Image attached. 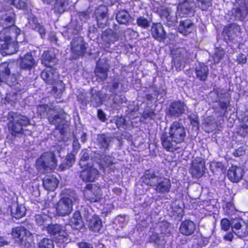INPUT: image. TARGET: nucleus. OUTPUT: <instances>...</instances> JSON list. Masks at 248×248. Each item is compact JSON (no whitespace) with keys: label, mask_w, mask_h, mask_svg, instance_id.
Returning a JSON list of instances; mask_svg holds the SVG:
<instances>
[{"label":"nucleus","mask_w":248,"mask_h":248,"mask_svg":"<svg viewBox=\"0 0 248 248\" xmlns=\"http://www.w3.org/2000/svg\"><path fill=\"white\" fill-rule=\"evenodd\" d=\"M34 217L36 223L41 227L43 230H45L51 222V215H46L45 211L41 214L36 215Z\"/></svg>","instance_id":"393cba45"},{"label":"nucleus","mask_w":248,"mask_h":248,"mask_svg":"<svg viewBox=\"0 0 248 248\" xmlns=\"http://www.w3.org/2000/svg\"><path fill=\"white\" fill-rule=\"evenodd\" d=\"M233 14L239 20L243 21L248 15V8L246 6L236 7L234 9Z\"/></svg>","instance_id":"2f4dec72"},{"label":"nucleus","mask_w":248,"mask_h":248,"mask_svg":"<svg viewBox=\"0 0 248 248\" xmlns=\"http://www.w3.org/2000/svg\"><path fill=\"white\" fill-rule=\"evenodd\" d=\"M225 52L223 49L217 50L213 55L214 62L218 63L223 58Z\"/></svg>","instance_id":"49530a36"},{"label":"nucleus","mask_w":248,"mask_h":248,"mask_svg":"<svg viewBox=\"0 0 248 248\" xmlns=\"http://www.w3.org/2000/svg\"><path fill=\"white\" fill-rule=\"evenodd\" d=\"M43 186L48 191H54L58 186L59 181L54 175L46 176L43 180Z\"/></svg>","instance_id":"a878e982"},{"label":"nucleus","mask_w":248,"mask_h":248,"mask_svg":"<svg viewBox=\"0 0 248 248\" xmlns=\"http://www.w3.org/2000/svg\"><path fill=\"white\" fill-rule=\"evenodd\" d=\"M149 241L150 242L158 244L160 241V237L157 233L154 232L149 236Z\"/></svg>","instance_id":"5fc2aeb1"},{"label":"nucleus","mask_w":248,"mask_h":248,"mask_svg":"<svg viewBox=\"0 0 248 248\" xmlns=\"http://www.w3.org/2000/svg\"><path fill=\"white\" fill-rule=\"evenodd\" d=\"M78 248H93V246L86 242H81L78 244Z\"/></svg>","instance_id":"338daca9"},{"label":"nucleus","mask_w":248,"mask_h":248,"mask_svg":"<svg viewBox=\"0 0 248 248\" xmlns=\"http://www.w3.org/2000/svg\"><path fill=\"white\" fill-rule=\"evenodd\" d=\"M196 27L189 19H186L180 22L178 27L179 32L184 35H187L195 30Z\"/></svg>","instance_id":"aec40b11"},{"label":"nucleus","mask_w":248,"mask_h":248,"mask_svg":"<svg viewBox=\"0 0 248 248\" xmlns=\"http://www.w3.org/2000/svg\"><path fill=\"white\" fill-rule=\"evenodd\" d=\"M196 230V224L189 219L183 221L180 226L179 231L181 234L185 236H189L194 233Z\"/></svg>","instance_id":"6ab92c4d"},{"label":"nucleus","mask_w":248,"mask_h":248,"mask_svg":"<svg viewBox=\"0 0 248 248\" xmlns=\"http://www.w3.org/2000/svg\"><path fill=\"white\" fill-rule=\"evenodd\" d=\"M91 93L92 94L91 102L93 106L97 107L105 101L104 97L101 96L102 93L100 92H97L93 89Z\"/></svg>","instance_id":"473e14b6"},{"label":"nucleus","mask_w":248,"mask_h":248,"mask_svg":"<svg viewBox=\"0 0 248 248\" xmlns=\"http://www.w3.org/2000/svg\"><path fill=\"white\" fill-rule=\"evenodd\" d=\"M245 172L240 167L232 165L228 170L227 176L232 182L237 183L242 180Z\"/></svg>","instance_id":"2eb2a0df"},{"label":"nucleus","mask_w":248,"mask_h":248,"mask_svg":"<svg viewBox=\"0 0 248 248\" xmlns=\"http://www.w3.org/2000/svg\"><path fill=\"white\" fill-rule=\"evenodd\" d=\"M86 48V44L84 43L82 37H75L71 43V50L74 55L73 58L76 59L78 57L83 55Z\"/></svg>","instance_id":"f8f14e48"},{"label":"nucleus","mask_w":248,"mask_h":248,"mask_svg":"<svg viewBox=\"0 0 248 248\" xmlns=\"http://www.w3.org/2000/svg\"><path fill=\"white\" fill-rule=\"evenodd\" d=\"M229 102H227L225 101H222L219 103V107L221 109L224 110L225 112H226L227 111L228 107L229 106Z\"/></svg>","instance_id":"69168bd1"},{"label":"nucleus","mask_w":248,"mask_h":248,"mask_svg":"<svg viewBox=\"0 0 248 248\" xmlns=\"http://www.w3.org/2000/svg\"><path fill=\"white\" fill-rule=\"evenodd\" d=\"M107 8L104 5H100L98 8L95 11V14L97 22L100 19H104L107 17Z\"/></svg>","instance_id":"79ce46f5"},{"label":"nucleus","mask_w":248,"mask_h":248,"mask_svg":"<svg viewBox=\"0 0 248 248\" xmlns=\"http://www.w3.org/2000/svg\"><path fill=\"white\" fill-rule=\"evenodd\" d=\"M186 137V128L179 121H175L170 124L169 132H162L160 138L163 148L173 153L180 149L177 145L184 142Z\"/></svg>","instance_id":"f03ea898"},{"label":"nucleus","mask_w":248,"mask_h":248,"mask_svg":"<svg viewBox=\"0 0 248 248\" xmlns=\"http://www.w3.org/2000/svg\"><path fill=\"white\" fill-rule=\"evenodd\" d=\"M50 110L48 108V106L46 105H41L37 107L38 112L41 116L44 115L46 112Z\"/></svg>","instance_id":"4d7b16f0"},{"label":"nucleus","mask_w":248,"mask_h":248,"mask_svg":"<svg viewBox=\"0 0 248 248\" xmlns=\"http://www.w3.org/2000/svg\"><path fill=\"white\" fill-rule=\"evenodd\" d=\"M101 61H99L97 62L94 73L98 79H99L100 81H103L107 77V67L106 65L101 66Z\"/></svg>","instance_id":"cd10ccee"},{"label":"nucleus","mask_w":248,"mask_h":248,"mask_svg":"<svg viewBox=\"0 0 248 248\" xmlns=\"http://www.w3.org/2000/svg\"><path fill=\"white\" fill-rule=\"evenodd\" d=\"M110 141V138L105 134L99 135L97 137V142L100 148H107Z\"/></svg>","instance_id":"e433bc0d"},{"label":"nucleus","mask_w":248,"mask_h":248,"mask_svg":"<svg viewBox=\"0 0 248 248\" xmlns=\"http://www.w3.org/2000/svg\"><path fill=\"white\" fill-rule=\"evenodd\" d=\"M39 248H54V244L51 239H43L39 243Z\"/></svg>","instance_id":"37998d69"},{"label":"nucleus","mask_w":248,"mask_h":248,"mask_svg":"<svg viewBox=\"0 0 248 248\" xmlns=\"http://www.w3.org/2000/svg\"><path fill=\"white\" fill-rule=\"evenodd\" d=\"M125 120L123 117H120L116 120V124L118 127H120L122 125H124Z\"/></svg>","instance_id":"774afa93"},{"label":"nucleus","mask_w":248,"mask_h":248,"mask_svg":"<svg viewBox=\"0 0 248 248\" xmlns=\"http://www.w3.org/2000/svg\"><path fill=\"white\" fill-rule=\"evenodd\" d=\"M237 62L238 64H243L247 62V57L242 53L239 54L237 57Z\"/></svg>","instance_id":"bf43d9fd"},{"label":"nucleus","mask_w":248,"mask_h":248,"mask_svg":"<svg viewBox=\"0 0 248 248\" xmlns=\"http://www.w3.org/2000/svg\"><path fill=\"white\" fill-rule=\"evenodd\" d=\"M3 76L5 80H2V82L6 83L10 87L15 86L16 88L18 87V83L17 82L16 78L15 75L10 74V70L9 69L8 73L6 75L5 73H3Z\"/></svg>","instance_id":"72a5a7b5"},{"label":"nucleus","mask_w":248,"mask_h":248,"mask_svg":"<svg viewBox=\"0 0 248 248\" xmlns=\"http://www.w3.org/2000/svg\"><path fill=\"white\" fill-rule=\"evenodd\" d=\"M26 208L22 204H16L12 207L11 214L16 218H20L24 217L26 213Z\"/></svg>","instance_id":"c756f323"},{"label":"nucleus","mask_w":248,"mask_h":248,"mask_svg":"<svg viewBox=\"0 0 248 248\" xmlns=\"http://www.w3.org/2000/svg\"><path fill=\"white\" fill-rule=\"evenodd\" d=\"M126 219L124 217L118 216L115 219V223H120V227H123L125 224Z\"/></svg>","instance_id":"052dcab7"},{"label":"nucleus","mask_w":248,"mask_h":248,"mask_svg":"<svg viewBox=\"0 0 248 248\" xmlns=\"http://www.w3.org/2000/svg\"><path fill=\"white\" fill-rule=\"evenodd\" d=\"M150 22L147 19L140 16V27L146 29L150 27Z\"/></svg>","instance_id":"680f3d73"},{"label":"nucleus","mask_w":248,"mask_h":248,"mask_svg":"<svg viewBox=\"0 0 248 248\" xmlns=\"http://www.w3.org/2000/svg\"><path fill=\"white\" fill-rule=\"evenodd\" d=\"M78 202V195L71 191L68 197L62 198L55 205L56 213L54 215L65 216L69 215L73 209V204Z\"/></svg>","instance_id":"20e7f679"},{"label":"nucleus","mask_w":248,"mask_h":248,"mask_svg":"<svg viewBox=\"0 0 248 248\" xmlns=\"http://www.w3.org/2000/svg\"><path fill=\"white\" fill-rule=\"evenodd\" d=\"M156 192L159 193H167L170 191L171 182L170 179L160 176L159 180L157 181L153 187Z\"/></svg>","instance_id":"a211bd4d"},{"label":"nucleus","mask_w":248,"mask_h":248,"mask_svg":"<svg viewBox=\"0 0 248 248\" xmlns=\"http://www.w3.org/2000/svg\"><path fill=\"white\" fill-rule=\"evenodd\" d=\"M202 11H207L208 8L212 6V0H197Z\"/></svg>","instance_id":"c03bdc74"},{"label":"nucleus","mask_w":248,"mask_h":248,"mask_svg":"<svg viewBox=\"0 0 248 248\" xmlns=\"http://www.w3.org/2000/svg\"><path fill=\"white\" fill-rule=\"evenodd\" d=\"M8 2L18 9H24L26 6V3L21 0H8Z\"/></svg>","instance_id":"de8ad7c7"},{"label":"nucleus","mask_w":248,"mask_h":248,"mask_svg":"<svg viewBox=\"0 0 248 248\" xmlns=\"http://www.w3.org/2000/svg\"><path fill=\"white\" fill-rule=\"evenodd\" d=\"M157 113L155 112V109L150 108L149 107L145 108L142 113V117L144 119L154 120L156 118Z\"/></svg>","instance_id":"c9c22d12"},{"label":"nucleus","mask_w":248,"mask_h":248,"mask_svg":"<svg viewBox=\"0 0 248 248\" xmlns=\"http://www.w3.org/2000/svg\"><path fill=\"white\" fill-rule=\"evenodd\" d=\"M41 77L47 84H53L57 80L59 74L56 69L47 67L42 71Z\"/></svg>","instance_id":"dca6fc26"},{"label":"nucleus","mask_w":248,"mask_h":248,"mask_svg":"<svg viewBox=\"0 0 248 248\" xmlns=\"http://www.w3.org/2000/svg\"><path fill=\"white\" fill-rule=\"evenodd\" d=\"M245 154V150H243V147H239L237 149L235 150L233 153V155L235 156L239 157L242 155Z\"/></svg>","instance_id":"e2e57ef3"},{"label":"nucleus","mask_w":248,"mask_h":248,"mask_svg":"<svg viewBox=\"0 0 248 248\" xmlns=\"http://www.w3.org/2000/svg\"><path fill=\"white\" fill-rule=\"evenodd\" d=\"M70 224L72 228L79 230L83 226V222L82 220L79 211H76L70 221Z\"/></svg>","instance_id":"c85d7f7f"},{"label":"nucleus","mask_w":248,"mask_h":248,"mask_svg":"<svg viewBox=\"0 0 248 248\" xmlns=\"http://www.w3.org/2000/svg\"><path fill=\"white\" fill-rule=\"evenodd\" d=\"M12 235L22 247L36 248L32 234L24 228L18 227L14 228L12 230Z\"/></svg>","instance_id":"39448f33"},{"label":"nucleus","mask_w":248,"mask_h":248,"mask_svg":"<svg viewBox=\"0 0 248 248\" xmlns=\"http://www.w3.org/2000/svg\"><path fill=\"white\" fill-rule=\"evenodd\" d=\"M150 31L153 37L159 42H164L167 38L166 32L160 23H153Z\"/></svg>","instance_id":"4468645a"},{"label":"nucleus","mask_w":248,"mask_h":248,"mask_svg":"<svg viewBox=\"0 0 248 248\" xmlns=\"http://www.w3.org/2000/svg\"><path fill=\"white\" fill-rule=\"evenodd\" d=\"M186 105L181 100H174L171 102L167 109V114L170 117L178 118L185 113Z\"/></svg>","instance_id":"9b49d317"},{"label":"nucleus","mask_w":248,"mask_h":248,"mask_svg":"<svg viewBox=\"0 0 248 248\" xmlns=\"http://www.w3.org/2000/svg\"><path fill=\"white\" fill-rule=\"evenodd\" d=\"M85 218L90 229L95 232H99L102 228V221L98 217L95 215L92 216L89 214Z\"/></svg>","instance_id":"412c9836"},{"label":"nucleus","mask_w":248,"mask_h":248,"mask_svg":"<svg viewBox=\"0 0 248 248\" xmlns=\"http://www.w3.org/2000/svg\"><path fill=\"white\" fill-rule=\"evenodd\" d=\"M14 14L5 15L0 21L3 29L0 32V52L2 55H12L17 51V44L25 41L24 33L13 25L15 22Z\"/></svg>","instance_id":"f257e3e1"},{"label":"nucleus","mask_w":248,"mask_h":248,"mask_svg":"<svg viewBox=\"0 0 248 248\" xmlns=\"http://www.w3.org/2000/svg\"><path fill=\"white\" fill-rule=\"evenodd\" d=\"M158 95V93H156V92H155V93H154V95H153V94H151V93L146 94V98L148 101L153 102L155 100V97H156V98H157Z\"/></svg>","instance_id":"0e129e2a"},{"label":"nucleus","mask_w":248,"mask_h":248,"mask_svg":"<svg viewBox=\"0 0 248 248\" xmlns=\"http://www.w3.org/2000/svg\"><path fill=\"white\" fill-rule=\"evenodd\" d=\"M177 52L180 58V60H185L188 58V52L185 48L177 50Z\"/></svg>","instance_id":"3c124183"},{"label":"nucleus","mask_w":248,"mask_h":248,"mask_svg":"<svg viewBox=\"0 0 248 248\" xmlns=\"http://www.w3.org/2000/svg\"><path fill=\"white\" fill-rule=\"evenodd\" d=\"M54 58V55L49 51H45L42 56V63L46 67H51L49 63L53 61Z\"/></svg>","instance_id":"a19ab883"},{"label":"nucleus","mask_w":248,"mask_h":248,"mask_svg":"<svg viewBox=\"0 0 248 248\" xmlns=\"http://www.w3.org/2000/svg\"><path fill=\"white\" fill-rule=\"evenodd\" d=\"M28 20V26L32 29L37 31L40 34L42 38L45 36L46 34V30L43 26L38 23L35 17L32 14H30L27 16Z\"/></svg>","instance_id":"4be33fe9"},{"label":"nucleus","mask_w":248,"mask_h":248,"mask_svg":"<svg viewBox=\"0 0 248 248\" xmlns=\"http://www.w3.org/2000/svg\"><path fill=\"white\" fill-rule=\"evenodd\" d=\"M231 224L232 223L227 218L222 219L220 222L221 228L222 230L225 231H227L229 230Z\"/></svg>","instance_id":"09e8293b"},{"label":"nucleus","mask_w":248,"mask_h":248,"mask_svg":"<svg viewBox=\"0 0 248 248\" xmlns=\"http://www.w3.org/2000/svg\"><path fill=\"white\" fill-rule=\"evenodd\" d=\"M57 83L60 85L59 88L58 89L57 86H54L53 88V91L54 92H57L59 90V94H55V95L57 97H60V95L62 94L64 90V85L63 83L61 80L58 81Z\"/></svg>","instance_id":"6e6d98bb"},{"label":"nucleus","mask_w":248,"mask_h":248,"mask_svg":"<svg viewBox=\"0 0 248 248\" xmlns=\"http://www.w3.org/2000/svg\"><path fill=\"white\" fill-rule=\"evenodd\" d=\"M205 161L201 157H196L192 160L189 169V172L192 178L199 179L205 173Z\"/></svg>","instance_id":"0eeeda50"},{"label":"nucleus","mask_w":248,"mask_h":248,"mask_svg":"<svg viewBox=\"0 0 248 248\" xmlns=\"http://www.w3.org/2000/svg\"><path fill=\"white\" fill-rule=\"evenodd\" d=\"M63 118V114L54 115L53 116H49L48 121L50 124H54L57 128L62 129L65 124Z\"/></svg>","instance_id":"7c9ffc66"},{"label":"nucleus","mask_w":248,"mask_h":248,"mask_svg":"<svg viewBox=\"0 0 248 248\" xmlns=\"http://www.w3.org/2000/svg\"><path fill=\"white\" fill-rule=\"evenodd\" d=\"M38 170L42 173H46L52 170L57 166V160L52 152L44 153L36 161Z\"/></svg>","instance_id":"423d86ee"},{"label":"nucleus","mask_w":248,"mask_h":248,"mask_svg":"<svg viewBox=\"0 0 248 248\" xmlns=\"http://www.w3.org/2000/svg\"><path fill=\"white\" fill-rule=\"evenodd\" d=\"M242 227L241 222L238 219H234L232 222V228L234 232L236 233Z\"/></svg>","instance_id":"864d4df0"},{"label":"nucleus","mask_w":248,"mask_h":248,"mask_svg":"<svg viewBox=\"0 0 248 248\" xmlns=\"http://www.w3.org/2000/svg\"><path fill=\"white\" fill-rule=\"evenodd\" d=\"M80 172V177L84 181H94L98 175V170L93 167L92 164L88 163Z\"/></svg>","instance_id":"ddd939ff"},{"label":"nucleus","mask_w":248,"mask_h":248,"mask_svg":"<svg viewBox=\"0 0 248 248\" xmlns=\"http://www.w3.org/2000/svg\"><path fill=\"white\" fill-rule=\"evenodd\" d=\"M242 33L241 26L236 23H231L225 25L222 31V35L226 42H232Z\"/></svg>","instance_id":"6e6552de"},{"label":"nucleus","mask_w":248,"mask_h":248,"mask_svg":"<svg viewBox=\"0 0 248 248\" xmlns=\"http://www.w3.org/2000/svg\"><path fill=\"white\" fill-rule=\"evenodd\" d=\"M210 169L214 173L223 171L225 170V167L222 162L213 160L210 162Z\"/></svg>","instance_id":"58836bf2"},{"label":"nucleus","mask_w":248,"mask_h":248,"mask_svg":"<svg viewBox=\"0 0 248 248\" xmlns=\"http://www.w3.org/2000/svg\"><path fill=\"white\" fill-rule=\"evenodd\" d=\"M45 229L51 235H53L55 238L60 243H66L68 241V232H66L65 227L60 225H53L51 222L47 225Z\"/></svg>","instance_id":"1a4fd4ad"},{"label":"nucleus","mask_w":248,"mask_h":248,"mask_svg":"<svg viewBox=\"0 0 248 248\" xmlns=\"http://www.w3.org/2000/svg\"><path fill=\"white\" fill-rule=\"evenodd\" d=\"M8 127L12 135L24 132L23 126L30 124L29 119L26 116L17 113L10 112L8 114Z\"/></svg>","instance_id":"7ed1b4c3"},{"label":"nucleus","mask_w":248,"mask_h":248,"mask_svg":"<svg viewBox=\"0 0 248 248\" xmlns=\"http://www.w3.org/2000/svg\"><path fill=\"white\" fill-rule=\"evenodd\" d=\"M36 64V62L31 53L20 56L19 66L21 69L30 70Z\"/></svg>","instance_id":"5701e85b"},{"label":"nucleus","mask_w":248,"mask_h":248,"mask_svg":"<svg viewBox=\"0 0 248 248\" xmlns=\"http://www.w3.org/2000/svg\"><path fill=\"white\" fill-rule=\"evenodd\" d=\"M73 150L72 153L68 155L66 158L64 159L66 162L63 163L60 166V169L62 170L68 169L71 167L75 162V155L77 153L78 150L80 147V145L77 140H75L73 143Z\"/></svg>","instance_id":"f3484780"},{"label":"nucleus","mask_w":248,"mask_h":248,"mask_svg":"<svg viewBox=\"0 0 248 248\" xmlns=\"http://www.w3.org/2000/svg\"><path fill=\"white\" fill-rule=\"evenodd\" d=\"M9 72L8 64L7 62L2 63L0 65V81L4 80L5 78L3 76V73H5L7 75Z\"/></svg>","instance_id":"a18cd8bd"},{"label":"nucleus","mask_w":248,"mask_h":248,"mask_svg":"<svg viewBox=\"0 0 248 248\" xmlns=\"http://www.w3.org/2000/svg\"><path fill=\"white\" fill-rule=\"evenodd\" d=\"M68 4V0H56L54 6L55 12L59 14L63 13Z\"/></svg>","instance_id":"f704fd0d"},{"label":"nucleus","mask_w":248,"mask_h":248,"mask_svg":"<svg viewBox=\"0 0 248 248\" xmlns=\"http://www.w3.org/2000/svg\"><path fill=\"white\" fill-rule=\"evenodd\" d=\"M159 178L160 176L156 175L154 171L150 170H146L142 177L143 183L153 187Z\"/></svg>","instance_id":"b1692460"},{"label":"nucleus","mask_w":248,"mask_h":248,"mask_svg":"<svg viewBox=\"0 0 248 248\" xmlns=\"http://www.w3.org/2000/svg\"><path fill=\"white\" fill-rule=\"evenodd\" d=\"M81 154L82 156L79 164L81 168H83L88 164L85 163V161L89 159V155L86 151H82Z\"/></svg>","instance_id":"603ef678"},{"label":"nucleus","mask_w":248,"mask_h":248,"mask_svg":"<svg viewBox=\"0 0 248 248\" xmlns=\"http://www.w3.org/2000/svg\"><path fill=\"white\" fill-rule=\"evenodd\" d=\"M159 15L162 18H165L167 20L168 25H172L173 21L171 20L172 17L170 16V11L168 8L161 9L159 11Z\"/></svg>","instance_id":"ea45409f"},{"label":"nucleus","mask_w":248,"mask_h":248,"mask_svg":"<svg viewBox=\"0 0 248 248\" xmlns=\"http://www.w3.org/2000/svg\"><path fill=\"white\" fill-rule=\"evenodd\" d=\"M125 98L122 95L116 94L113 98V102L114 104H120L125 101Z\"/></svg>","instance_id":"13d9d810"},{"label":"nucleus","mask_w":248,"mask_h":248,"mask_svg":"<svg viewBox=\"0 0 248 248\" xmlns=\"http://www.w3.org/2000/svg\"><path fill=\"white\" fill-rule=\"evenodd\" d=\"M116 19L120 24H126L129 19V14L124 10L119 11L116 16Z\"/></svg>","instance_id":"4c0bfd02"},{"label":"nucleus","mask_w":248,"mask_h":248,"mask_svg":"<svg viewBox=\"0 0 248 248\" xmlns=\"http://www.w3.org/2000/svg\"><path fill=\"white\" fill-rule=\"evenodd\" d=\"M195 73L197 78L200 80L204 81L206 80L209 74L208 66L204 64H200L195 69Z\"/></svg>","instance_id":"bb28decb"},{"label":"nucleus","mask_w":248,"mask_h":248,"mask_svg":"<svg viewBox=\"0 0 248 248\" xmlns=\"http://www.w3.org/2000/svg\"><path fill=\"white\" fill-rule=\"evenodd\" d=\"M239 133L240 135L243 137L248 136V122H246L240 125Z\"/></svg>","instance_id":"8fccbe9b"},{"label":"nucleus","mask_w":248,"mask_h":248,"mask_svg":"<svg viewBox=\"0 0 248 248\" xmlns=\"http://www.w3.org/2000/svg\"><path fill=\"white\" fill-rule=\"evenodd\" d=\"M106 190L105 188H101L96 185L88 184L84 190V196L86 200L96 202L101 199L102 193Z\"/></svg>","instance_id":"9d476101"}]
</instances>
